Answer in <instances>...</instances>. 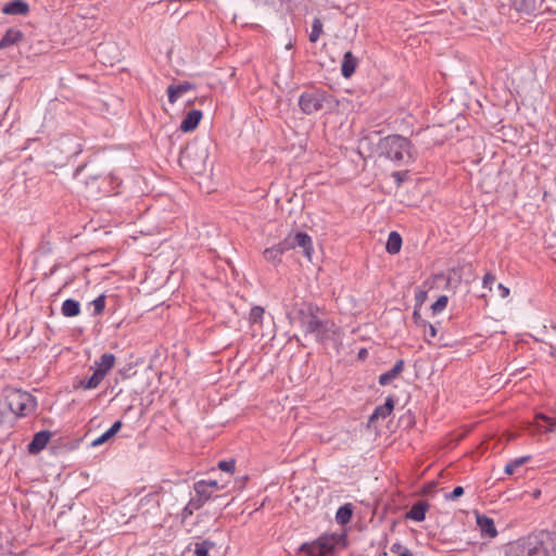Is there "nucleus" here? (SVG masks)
I'll return each instance as SVG.
<instances>
[{
  "instance_id": "1",
  "label": "nucleus",
  "mask_w": 556,
  "mask_h": 556,
  "mask_svg": "<svg viewBox=\"0 0 556 556\" xmlns=\"http://www.w3.org/2000/svg\"><path fill=\"white\" fill-rule=\"evenodd\" d=\"M295 319L305 336H313L318 343L333 340L339 328L331 319L320 317V308L311 302L295 306Z\"/></svg>"
},
{
  "instance_id": "2",
  "label": "nucleus",
  "mask_w": 556,
  "mask_h": 556,
  "mask_svg": "<svg viewBox=\"0 0 556 556\" xmlns=\"http://www.w3.org/2000/svg\"><path fill=\"white\" fill-rule=\"evenodd\" d=\"M505 556H556V533L540 530L510 542Z\"/></svg>"
},
{
  "instance_id": "3",
  "label": "nucleus",
  "mask_w": 556,
  "mask_h": 556,
  "mask_svg": "<svg viewBox=\"0 0 556 556\" xmlns=\"http://www.w3.org/2000/svg\"><path fill=\"white\" fill-rule=\"evenodd\" d=\"M378 148L381 155L395 163L404 164L413 160L410 142L400 135H391L381 139Z\"/></svg>"
},
{
  "instance_id": "4",
  "label": "nucleus",
  "mask_w": 556,
  "mask_h": 556,
  "mask_svg": "<svg viewBox=\"0 0 556 556\" xmlns=\"http://www.w3.org/2000/svg\"><path fill=\"white\" fill-rule=\"evenodd\" d=\"M344 540L345 536L342 534H324L315 541L303 543L299 549L308 556H327L331 554L337 546L341 544L344 546Z\"/></svg>"
},
{
  "instance_id": "5",
  "label": "nucleus",
  "mask_w": 556,
  "mask_h": 556,
  "mask_svg": "<svg viewBox=\"0 0 556 556\" xmlns=\"http://www.w3.org/2000/svg\"><path fill=\"white\" fill-rule=\"evenodd\" d=\"M4 397L9 409L16 416H27L36 407L35 399L26 391L7 388Z\"/></svg>"
},
{
  "instance_id": "6",
  "label": "nucleus",
  "mask_w": 556,
  "mask_h": 556,
  "mask_svg": "<svg viewBox=\"0 0 556 556\" xmlns=\"http://www.w3.org/2000/svg\"><path fill=\"white\" fill-rule=\"evenodd\" d=\"M329 94L320 89H308L301 93L299 98V106L301 111L311 115L323 110L324 104L328 101Z\"/></svg>"
},
{
  "instance_id": "7",
  "label": "nucleus",
  "mask_w": 556,
  "mask_h": 556,
  "mask_svg": "<svg viewBox=\"0 0 556 556\" xmlns=\"http://www.w3.org/2000/svg\"><path fill=\"white\" fill-rule=\"evenodd\" d=\"M138 511L147 518H155L161 513V500L159 493L144 495L138 504Z\"/></svg>"
},
{
  "instance_id": "8",
  "label": "nucleus",
  "mask_w": 556,
  "mask_h": 556,
  "mask_svg": "<svg viewBox=\"0 0 556 556\" xmlns=\"http://www.w3.org/2000/svg\"><path fill=\"white\" fill-rule=\"evenodd\" d=\"M283 244H286V250L287 251H290L292 249H295V248H302L303 249V253L307 256V257H311V254L313 252V247H312V238L305 233V232H296L294 235H290L288 236L285 240H283Z\"/></svg>"
},
{
  "instance_id": "9",
  "label": "nucleus",
  "mask_w": 556,
  "mask_h": 556,
  "mask_svg": "<svg viewBox=\"0 0 556 556\" xmlns=\"http://www.w3.org/2000/svg\"><path fill=\"white\" fill-rule=\"evenodd\" d=\"M219 489L216 480H200L193 484L194 493L204 502H207Z\"/></svg>"
},
{
  "instance_id": "10",
  "label": "nucleus",
  "mask_w": 556,
  "mask_h": 556,
  "mask_svg": "<svg viewBox=\"0 0 556 556\" xmlns=\"http://www.w3.org/2000/svg\"><path fill=\"white\" fill-rule=\"evenodd\" d=\"M393 409H394V399H393V396H388L386 399L384 404L377 406L375 408V410L372 412V414L370 415V417L368 419V427L369 428L374 427L375 422L378 419H386L388 416L391 415Z\"/></svg>"
},
{
  "instance_id": "11",
  "label": "nucleus",
  "mask_w": 556,
  "mask_h": 556,
  "mask_svg": "<svg viewBox=\"0 0 556 556\" xmlns=\"http://www.w3.org/2000/svg\"><path fill=\"white\" fill-rule=\"evenodd\" d=\"M2 13L26 16L29 13V4L25 0H11L2 5Z\"/></svg>"
},
{
  "instance_id": "12",
  "label": "nucleus",
  "mask_w": 556,
  "mask_h": 556,
  "mask_svg": "<svg viewBox=\"0 0 556 556\" xmlns=\"http://www.w3.org/2000/svg\"><path fill=\"white\" fill-rule=\"evenodd\" d=\"M50 438L51 432L48 430L37 432L27 445L28 453L35 455L41 452L46 447Z\"/></svg>"
},
{
  "instance_id": "13",
  "label": "nucleus",
  "mask_w": 556,
  "mask_h": 556,
  "mask_svg": "<svg viewBox=\"0 0 556 556\" xmlns=\"http://www.w3.org/2000/svg\"><path fill=\"white\" fill-rule=\"evenodd\" d=\"M286 252V244H283V241H281L278 244L265 249L263 252V256L266 262L277 266L281 263V257Z\"/></svg>"
},
{
  "instance_id": "14",
  "label": "nucleus",
  "mask_w": 556,
  "mask_h": 556,
  "mask_svg": "<svg viewBox=\"0 0 556 556\" xmlns=\"http://www.w3.org/2000/svg\"><path fill=\"white\" fill-rule=\"evenodd\" d=\"M58 147L66 153L67 157L76 156L81 152L80 143L73 137L64 136L58 141Z\"/></svg>"
},
{
  "instance_id": "15",
  "label": "nucleus",
  "mask_w": 556,
  "mask_h": 556,
  "mask_svg": "<svg viewBox=\"0 0 556 556\" xmlns=\"http://www.w3.org/2000/svg\"><path fill=\"white\" fill-rule=\"evenodd\" d=\"M194 89V85L189 81H184L180 84H170L167 87V97L169 103L174 104L182 94Z\"/></svg>"
},
{
  "instance_id": "16",
  "label": "nucleus",
  "mask_w": 556,
  "mask_h": 556,
  "mask_svg": "<svg viewBox=\"0 0 556 556\" xmlns=\"http://www.w3.org/2000/svg\"><path fill=\"white\" fill-rule=\"evenodd\" d=\"M202 118V112L200 110H192L187 113L182 118L179 129L184 132L193 131Z\"/></svg>"
},
{
  "instance_id": "17",
  "label": "nucleus",
  "mask_w": 556,
  "mask_h": 556,
  "mask_svg": "<svg viewBox=\"0 0 556 556\" xmlns=\"http://www.w3.org/2000/svg\"><path fill=\"white\" fill-rule=\"evenodd\" d=\"M477 525L483 535L489 538H495L497 535V530L492 518L477 514Z\"/></svg>"
},
{
  "instance_id": "18",
  "label": "nucleus",
  "mask_w": 556,
  "mask_h": 556,
  "mask_svg": "<svg viewBox=\"0 0 556 556\" xmlns=\"http://www.w3.org/2000/svg\"><path fill=\"white\" fill-rule=\"evenodd\" d=\"M404 369V361L397 359L393 367L379 376V383L381 386L390 384Z\"/></svg>"
},
{
  "instance_id": "19",
  "label": "nucleus",
  "mask_w": 556,
  "mask_h": 556,
  "mask_svg": "<svg viewBox=\"0 0 556 556\" xmlns=\"http://www.w3.org/2000/svg\"><path fill=\"white\" fill-rule=\"evenodd\" d=\"M357 65V59L353 55L351 51H348L343 55L342 64H341V74L344 78H350Z\"/></svg>"
},
{
  "instance_id": "20",
  "label": "nucleus",
  "mask_w": 556,
  "mask_h": 556,
  "mask_svg": "<svg viewBox=\"0 0 556 556\" xmlns=\"http://www.w3.org/2000/svg\"><path fill=\"white\" fill-rule=\"evenodd\" d=\"M115 364V355L112 353H104L99 361L94 363L96 365V371L101 372L102 377L104 378L108 372L113 368Z\"/></svg>"
},
{
  "instance_id": "21",
  "label": "nucleus",
  "mask_w": 556,
  "mask_h": 556,
  "mask_svg": "<svg viewBox=\"0 0 556 556\" xmlns=\"http://www.w3.org/2000/svg\"><path fill=\"white\" fill-rule=\"evenodd\" d=\"M428 507H429L428 503L421 502V501L417 502L410 507V509L406 514V517L414 521H418V522L424 521L426 518V511H427Z\"/></svg>"
},
{
  "instance_id": "22",
  "label": "nucleus",
  "mask_w": 556,
  "mask_h": 556,
  "mask_svg": "<svg viewBox=\"0 0 556 556\" xmlns=\"http://www.w3.org/2000/svg\"><path fill=\"white\" fill-rule=\"evenodd\" d=\"M103 377H102V371L101 372H97L96 370L93 371V374L91 375V377L87 378V379H81L79 380L74 387L77 389V388H81L84 390H92V389H96L100 386V383L103 381Z\"/></svg>"
},
{
  "instance_id": "23",
  "label": "nucleus",
  "mask_w": 556,
  "mask_h": 556,
  "mask_svg": "<svg viewBox=\"0 0 556 556\" xmlns=\"http://www.w3.org/2000/svg\"><path fill=\"white\" fill-rule=\"evenodd\" d=\"M24 35L21 29L16 27H10L5 30V34L2 36V48L16 45L18 41L23 39Z\"/></svg>"
},
{
  "instance_id": "24",
  "label": "nucleus",
  "mask_w": 556,
  "mask_h": 556,
  "mask_svg": "<svg viewBox=\"0 0 556 556\" xmlns=\"http://www.w3.org/2000/svg\"><path fill=\"white\" fill-rule=\"evenodd\" d=\"M123 422L121 420L115 421L109 430H106L104 433H102L100 437H98L96 440L91 442L92 446H99L108 442L110 439H112L122 428Z\"/></svg>"
},
{
  "instance_id": "25",
  "label": "nucleus",
  "mask_w": 556,
  "mask_h": 556,
  "mask_svg": "<svg viewBox=\"0 0 556 556\" xmlns=\"http://www.w3.org/2000/svg\"><path fill=\"white\" fill-rule=\"evenodd\" d=\"M61 313L65 317H76L80 314V304L74 299H67L61 306Z\"/></svg>"
},
{
  "instance_id": "26",
  "label": "nucleus",
  "mask_w": 556,
  "mask_h": 556,
  "mask_svg": "<svg viewBox=\"0 0 556 556\" xmlns=\"http://www.w3.org/2000/svg\"><path fill=\"white\" fill-rule=\"evenodd\" d=\"M353 509L354 507L351 503L340 506L336 513V521L341 526L349 523L353 516Z\"/></svg>"
},
{
  "instance_id": "27",
  "label": "nucleus",
  "mask_w": 556,
  "mask_h": 556,
  "mask_svg": "<svg viewBox=\"0 0 556 556\" xmlns=\"http://www.w3.org/2000/svg\"><path fill=\"white\" fill-rule=\"evenodd\" d=\"M539 0H516V9L525 14H534L540 8Z\"/></svg>"
},
{
  "instance_id": "28",
  "label": "nucleus",
  "mask_w": 556,
  "mask_h": 556,
  "mask_svg": "<svg viewBox=\"0 0 556 556\" xmlns=\"http://www.w3.org/2000/svg\"><path fill=\"white\" fill-rule=\"evenodd\" d=\"M402 247V237L396 231H391L388 237L386 250L390 254H396Z\"/></svg>"
},
{
  "instance_id": "29",
  "label": "nucleus",
  "mask_w": 556,
  "mask_h": 556,
  "mask_svg": "<svg viewBox=\"0 0 556 556\" xmlns=\"http://www.w3.org/2000/svg\"><path fill=\"white\" fill-rule=\"evenodd\" d=\"M323 33V23L320 18L315 17L312 24V30L309 33V41L317 42Z\"/></svg>"
},
{
  "instance_id": "30",
  "label": "nucleus",
  "mask_w": 556,
  "mask_h": 556,
  "mask_svg": "<svg viewBox=\"0 0 556 556\" xmlns=\"http://www.w3.org/2000/svg\"><path fill=\"white\" fill-rule=\"evenodd\" d=\"M529 459H530V456H522V457H519V458H516V459L509 462L505 466V469H504L505 473L506 475H513L516 468L522 466Z\"/></svg>"
},
{
  "instance_id": "31",
  "label": "nucleus",
  "mask_w": 556,
  "mask_h": 556,
  "mask_svg": "<svg viewBox=\"0 0 556 556\" xmlns=\"http://www.w3.org/2000/svg\"><path fill=\"white\" fill-rule=\"evenodd\" d=\"M105 299H106L105 295L101 294L91 302V305L93 306V315L94 316H99V315L103 314L104 308H105Z\"/></svg>"
},
{
  "instance_id": "32",
  "label": "nucleus",
  "mask_w": 556,
  "mask_h": 556,
  "mask_svg": "<svg viewBox=\"0 0 556 556\" xmlns=\"http://www.w3.org/2000/svg\"><path fill=\"white\" fill-rule=\"evenodd\" d=\"M213 546H214V544L212 542H208V541H203L201 543H195L194 554L197 556H208V551Z\"/></svg>"
},
{
  "instance_id": "33",
  "label": "nucleus",
  "mask_w": 556,
  "mask_h": 556,
  "mask_svg": "<svg viewBox=\"0 0 556 556\" xmlns=\"http://www.w3.org/2000/svg\"><path fill=\"white\" fill-rule=\"evenodd\" d=\"M265 311L262 306H254L250 311V321L252 324H257L262 321L263 315Z\"/></svg>"
},
{
  "instance_id": "34",
  "label": "nucleus",
  "mask_w": 556,
  "mask_h": 556,
  "mask_svg": "<svg viewBox=\"0 0 556 556\" xmlns=\"http://www.w3.org/2000/svg\"><path fill=\"white\" fill-rule=\"evenodd\" d=\"M448 299L446 295H440L438 300L431 305L433 314L442 312L447 305Z\"/></svg>"
},
{
  "instance_id": "35",
  "label": "nucleus",
  "mask_w": 556,
  "mask_h": 556,
  "mask_svg": "<svg viewBox=\"0 0 556 556\" xmlns=\"http://www.w3.org/2000/svg\"><path fill=\"white\" fill-rule=\"evenodd\" d=\"M206 502L200 498L195 493L192 495L187 503V506L190 507L193 511L199 510Z\"/></svg>"
},
{
  "instance_id": "36",
  "label": "nucleus",
  "mask_w": 556,
  "mask_h": 556,
  "mask_svg": "<svg viewBox=\"0 0 556 556\" xmlns=\"http://www.w3.org/2000/svg\"><path fill=\"white\" fill-rule=\"evenodd\" d=\"M217 466L220 470L232 473L236 468V462L235 459L220 460Z\"/></svg>"
},
{
  "instance_id": "37",
  "label": "nucleus",
  "mask_w": 556,
  "mask_h": 556,
  "mask_svg": "<svg viewBox=\"0 0 556 556\" xmlns=\"http://www.w3.org/2000/svg\"><path fill=\"white\" fill-rule=\"evenodd\" d=\"M424 329H425V337H426L427 343H431L432 339H434L437 337V333H438L437 327L434 325L428 323L427 327Z\"/></svg>"
},
{
  "instance_id": "38",
  "label": "nucleus",
  "mask_w": 556,
  "mask_h": 556,
  "mask_svg": "<svg viewBox=\"0 0 556 556\" xmlns=\"http://www.w3.org/2000/svg\"><path fill=\"white\" fill-rule=\"evenodd\" d=\"M413 319H414V323L418 326V327H422V328H426L427 325H428V321L425 320L421 315H420V312H419V308L416 306L414 312H413Z\"/></svg>"
},
{
  "instance_id": "39",
  "label": "nucleus",
  "mask_w": 556,
  "mask_h": 556,
  "mask_svg": "<svg viewBox=\"0 0 556 556\" xmlns=\"http://www.w3.org/2000/svg\"><path fill=\"white\" fill-rule=\"evenodd\" d=\"M463 494H464V488L456 486V488H454V490L451 493L445 494V500L446 501H455L458 497H460Z\"/></svg>"
},
{
  "instance_id": "40",
  "label": "nucleus",
  "mask_w": 556,
  "mask_h": 556,
  "mask_svg": "<svg viewBox=\"0 0 556 556\" xmlns=\"http://www.w3.org/2000/svg\"><path fill=\"white\" fill-rule=\"evenodd\" d=\"M193 510L190 509L189 506H185L180 513V520H181V523H185L187 521V519L193 515Z\"/></svg>"
},
{
  "instance_id": "41",
  "label": "nucleus",
  "mask_w": 556,
  "mask_h": 556,
  "mask_svg": "<svg viewBox=\"0 0 556 556\" xmlns=\"http://www.w3.org/2000/svg\"><path fill=\"white\" fill-rule=\"evenodd\" d=\"M495 281V276L491 273H486L484 276H483V287H488L491 289V286L494 283Z\"/></svg>"
},
{
  "instance_id": "42",
  "label": "nucleus",
  "mask_w": 556,
  "mask_h": 556,
  "mask_svg": "<svg viewBox=\"0 0 556 556\" xmlns=\"http://www.w3.org/2000/svg\"><path fill=\"white\" fill-rule=\"evenodd\" d=\"M101 178V176H98V175H89L86 179H85V184L87 187H93L96 185V182L98 181V179Z\"/></svg>"
},
{
  "instance_id": "43",
  "label": "nucleus",
  "mask_w": 556,
  "mask_h": 556,
  "mask_svg": "<svg viewBox=\"0 0 556 556\" xmlns=\"http://www.w3.org/2000/svg\"><path fill=\"white\" fill-rule=\"evenodd\" d=\"M497 288H498L500 294L503 299H505L509 295V289L507 287H505L503 283H500L497 286Z\"/></svg>"
},
{
  "instance_id": "44",
  "label": "nucleus",
  "mask_w": 556,
  "mask_h": 556,
  "mask_svg": "<svg viewBox=\"0 0 556 556\" xmlns=\"http://www.w3.org/2000/svg\"><path fill=\"white\" fill-rule=\"evenodd\" d=\"M108 48H109V45H99L97 53L103 54L108 50Z\"/></svg>"
},
{
  "instance_id": "45",
  "label": "nucleus",
  "mask_w": 556,
  "mask_h": 556,
  "mask_svg": "<svg viewBox=\"0 0 556 556\" xmlns=\"http://www.w3.org/2000/svg\"><path fill=\"white\" fill-rule=\"evenodd\" d=\"M84 168H85V167H78V168L75 170V174H74L75 178H77V179H79V178H80V176H81V174H83V172H84Z\"/></svg>"
},
{
  "instance_id": "46",
  "label": "nucleus",
  "mask_w": 556,
  "mask_h": 556,
  "mask_svg": "<svg viewBox=\"0 0 556 556\" xmlns=\"http://www.w3.org/2000/svg\"><path fill=\"white\" fill-rule=\"evenodd\" d=\"M424 298H425L424 292H419V294L416 296L417 301L419 302V305H421Z\"/></svg>"
},
{
  "instance_id": "47",
  "label": "nucleus",
  "mask_w": 556,
  "mask_h": 556,
  "mask_svg": "<svg viewBox=\"0 0 556 556\" xmlns=\"http://www.w3.org/2000/svg\"><path fill=\"white\" fill-rule=\"evenodd\" d=\"M400 547H401V545H400V544H397V543H395V544H393V545L391 546V552L395 553V552H397V551L400 549Z\"/></svg>"
},
{
  "instance_id": "48",
  "label": "nucleus",
  "mask_w": 556,
  "mask_h": 556,
  "mask_svg": "<svg viewBox=\"0 0 556 556\" xmlns=\"http://www.w3.org/2000/svg\"><path fill=\"white\" fill-rule=\"evenodd\" d=\"M392 176L396 179V181H397L399 184L402 181V178H401V176H400V173L395 172V173H393V175H392Z\"/></svg>"
},
{
  "instance_id": "49",
  "label": "nucleus",
  "mask_w": 556,
  "mask_h": 556,
  "mask_svg": "<svg viewBox=\"0 0 556 556\" xmlns=\"http://www.w3.org/2000/svg\"><path fill=\"white\" fill-rule=\"evenodd\" d=\"M366 353H367L366 350H361L359 353H358V356L361 358H363L366 355Z\"/></svg>"
},
{
  "instance_id": "50",
  "label": "nucleus",
  "mask_w": 556,
  "mask_h": 556,
  "mask_svg": "<svg viewBox=\"0 0 556 556\" xmlns=\"http://www.w3.org/2000/svg\"><path fill=\"white\" fill-rule=\"evenodd\" d=\"M11 110V105L8 106L5 114Z\"/></svg>"
},
{
  "instance_id": "51",
  "label": "nucleus",
  "mask_w": 556,
  "mask_h": 556,
  "mask_svg": "<svg viewBox=\"0 0 556 556\" xmlns=\"http://www.w3.org/2000/svg\"><path fill=\"white\" fill-rule=\"evenodd\" d=\"M434 485V483H431L428 485V489H431Z\"/></svg>"
}]
</instances>
